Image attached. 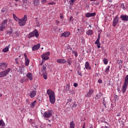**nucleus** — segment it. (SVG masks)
Returning <instances> with one entry per match:
<instances>
[{"mask_svg":"<svg viewBox=\"0 0 128 128\" xmlns=\"http://www.w3.org/2000/svg\"><path fill=\"white\" fill-rule=\"evenodd\" d=\"M46 94L49 96L50 102L54 104L56 102V94L54 92L52 89H48L46 90Z\"/></svg>","mask_w":128,"mask_h":128,"instance_id":"nucleus-1","label":"nucleus"},{"mask_svg":"<svg viewBox=\"0 0 128 128\" xmlns=\"http://www.w3.org/2000/svg\"><path fill=\"white\" fill-rule=\"evenodd\" d=\"M39 74L40 76H42L44 80L48 79V74L46 72V66L43 65L42 68L40 70Z\"/></svg>","mask_w":128,"mask_h":128,"instance_id":"nucleus-2","label":"nucleus"},{"mask_svg":"<svg viewBox=\"0 0 128 128\" xmlns=\"http://www.w3.org/2000/svg\"><path fill=\"white\" fill-rule=\"evenodd\" d=\"M28 16H26V15H24V18H22L21 19H20L18 21L19 26H26V24Z\"/></svg>","mask_w":128,"mask_h":128,"instance_id":"nucleus-3","label":"nucleus"},{"mask_svg":"<svg viewBox=\"0 0 128 128\" xmlns=\"http://www.w3.org/2000/svg\"><path fill=\"white\" fill-rule=\"evenodd\" d=\"M38 38L39 36L38 32L36 30H34L33 32H30L28 35V38H34V36Z\"/></svg>","mask_w":128,"mask_h":128,"instance_id":"nucleus-4","label":"nucleus"},{"mask_svg":"<svg viewBox=\"0 0 128 128\" xmlns=\"http://www.w3.org/2000/svg\"><path fill=\"white\" fill-rule=\"evenodd\" d=\"M128 75L126 76L125 78L124 82L122 88V92L123 94H124V92L126 90V88H128Z\"/></svg>","mask_w":128,"mask_h":128,"instance_id":"nucleus-5","label":"nucleus"},{"mask_svg":"<svg viewBox=\"0 0 128 128\" xmlns=\"http://www.w3.org/2000/svg\"><path fill=\"white\" fill-rule=\"evenodd\" d=\"M6 26H8V20H5L0 25V32H3Z\"/></svg>","mask_w":128,"mask_h":128,"instance_id":"nucleus-6","label":"nucleus"},{"mask_svg":"<svg viewBox=\"0 0 128 128\" xmlns=\"http://www.w3.org/2000/svg\"><path fill=\"white\" fill-rule=\"evenodd\" d=\"M10 68H8L7 70L0 72V78L6 76L8 74V72H10Z\"/></svg>","mask_w":128,"mask_h":128,"instance_id":"nucleus-7","label":"nucleus"},{"mask_svg":"<svg viewBox=\"0 0 128 128\" xmlns=\"http://www.w3.org/2000/svg\"><path fill=\"white\" fill-rule=\"evenodd\" d=\"M50 52H47L45 54L42 55V58L44 60H42V63L40 64H42L44 62V61L46 60H48L50 58H48V56H50Z\"/></svg>","mask_w":128,"mask_h":128,"instance_id":"nucleus-8","label":"nucleus"},{"mask_svg":"<svg viewBox=\"0 0 128 128\" xmlns=\"http://www.w3.org/2000/svg\"><path fill=\"white\" fill-rule=\"evenodd\" d=\"M52 114V110H48L47 112H44L43 116L44 118H50Z\"/></svg>","mask_w":128,"mask_h":128,"instance_id":"nucleus-9","label":"nucleus"},{"mask_svg":"<svg viewBox=\"0 0 128 128\" xmlns=\"http://www.w3.org/2000/svg\"><path fill=\"white\" fill-rule=\"evenodd\" d=\"M100 34H98V38L96 39L95 42V44H97V46L98 48H100Z\"/></svg>","mask_w":128,"mask_h":128,"instance_id":"nucleus-10","label":"nucleus"},{"mask_svg":"<svg viewBox=\"0 0 128 128\" xmlns=\"http://www.w3.org/2000/svg\"><path fill=\"white\" fill-rule=\"evenodd\" d=\"M8 67V64L6 62H2L0 64V68L1 70H4Z\"/></svg>","mask_w":128,"mask_h":128,"instance_id":"nucleus-11","label":"nucleus"},{"mask_svg":"<svg viewBox=\"0 0 128 128\" xmlns=\"http://www.w3.org/2000/svg\"><path fill=\"white\" fill-rule=\"evenodd\" d=\"M24 56L25 58V64L26 66L30 64V60L28 58V56H26V54H24Z\"/></svg>","mask_w":128,"mask_h":128,"instance_id":"nucleus-12","label":"nucleus"},{"mask_svg":"<svg viewBox=\"0 0 128 128\" xmlns=\"http://www.w3.org/2000/svg\"><path fill=\"white\" fill-rule=\"evenodd\" d=\"M24 8L26 10L28 8V0H22Z\"/></svg>","mask_w":128,"mask_h":128,"instance_id":"nucleus-13","label":"nucleus"},{"mask_svg":"<svg viewBox=\"0 0 128 128\" xmlns=\"http://www.w3.org/2000/svg\"><path fill=\"white\" fill-rule=\"evenodd\" d=\"M118 16H116L113 20V24H112L113 26H116V24H118Z\"/></svg>","mask_w":128,"mask_h":128,"instance_id":"nucleus-14","label":"nucleus"},{"mask_svg":"<svg viewBox=\"0 0 128 128\" xmlns=\"http://www.w3.org/2000/svg\"><path fill=\"white\" fill-rule=\"evenodd\" d=\"M56 62L58 64H64L66 62V59H58L56 60Z\"/></svg>","mask_w":128,"mask_h":128,"instance_id":"nucleus-15","label":"nucleus"},{"mask_svg":"<svg viewBox=\"0 0 128 128\" xmlns=\"http://www.w3.org/2000/svg\"><path fill=\"white\" fill-rule=\"evenodd\" d=\"M36 91L33 90L31 92L30 94V96L31 98H34L36 96Z\"/></svg>","mask_w":128,"mask_h":128,"instance_id":"nucleus-16","label":"nucleus"},{"mask_svg":"<svg viewBox=\"0 0 128 128\" xmlns=\"http://www.w3.org/2000/svg\"><path fill=\"white\" fill-rule=\"evenodd\" d=\"M96 16V12L90 13L88 12L86 14V18H90L92 16Z\"/></svg>","mask_w":128,"mask_h":128,"instance_id":"nucleus-17","label":"nucleus"},{"mask_svg":"<svg viewBox=\"0 0 128 128\" xmlns=\"http://www.w3.org/2000/svg\"><path fill=\"white\" fill-rule=\"evenodd\" d=\"M40 48V44H38L34 46L32 48V50L34 51L36 50H38Z\"/></svg>","mask_w":128,"mask_h":128,"instance_id":"nucleus-18","label":"nucleus"},{"mask_svg":"<svg viewBox=\"0 0 128 128\" xmlns=\"http://www.w3.org/2000/svg\"><path fill=\"white\" fill-rule=\"evenodd\" d=\"M94 93V89L90 90L86 95V98L92 96V94Z\"/></svg>","mask_w":128,"mask_h":128,"instance_id":"nucleus-19","label":"nucleus"},{"mask_svg":"<svg viewBox=\"0 0 128 128\" xmlns=\"http://www.w3.org/2000/svg\"><path fill=\"white\" fill-rule=\"evenodd\" d=\"M33 4L34 6H40V0H33Z\"/></svg>","mask_w":128,"mask_h":128,"instance_id":"nucleus-20","label":"nucleus"},{"mask_svg":"<svg viewBox=\"0 0 128 128\" xmlns=\"http://www.w3.org/2000/svg\"><path fill=\"white\" fill-rule=\"evenodd\" d=\"M26 78H29L30 80H32L33 78H32V74L31 72H28L26 75Z\"/></svg>","mask_w":128,"mask_h":128,"instance_id":"nucleus-21","label":"nucleus"},{"mask_svg":"<svg viewBox=\"0 0 128 128\" xmlns=\"http://www.w3.org/2000/svg\"><path fill=\"white\" fill-rule=\"evenodd\" d=\"M70 34V33L68 32H64V33L62 34L61 37L64 36V38H67V36H68Z\"/></svg>","mask_w":128,"mask_h":128,"instance_id":"nucleus-22","label":"nucleus"},{"mask_svg":"<svg viewBox=\"0 0 128 128\" xmlns=\"http://www.w3.org/2000/svg\"><path fill=\"white\" fill-rule=\"evenodd\" d=\"M85 68L86 70H92V68L90 66V63L88 62H86L85 64Z\"/></svg>","mask_w":128,"mask_h":128,"instance_id":"nucleus-23","label":"nucleus"},{"mask_svg":"<svg viewBox=\"0 0 128 128\" xmlns=\"http://www.w3.org/2000/svg\"><path fill=\"white\" fill-rule=\"evenodd\" d=\"M122 20H128V16H124V15H122L120 16Z\"/></svg>","mask_w":128,"mask_h":128,"instance_id":"nucleus-24","label":"nucleus"},{"mask_svg":"<svg viewBox=\"0 0 128 128\" xmlns=\"http://www.w3.org/2000/svg\"><path fill=\"white\" fill-rule=\"evenodd\" d=\"M18 72L20 74H22V72H24V68H22V67H19Z\"/></svg>","mask_w":128,"mask_h":128,"instance_id":"nucleus-25","label":"nucleus"},{"mask_svg":"<svg viewBox=\"0 0 128 128\" xmlns=\"http://www.w3.org/2000/svg\"><path fill=\"white\" fill-rule=\"evenodd\" d=\"M102 96V93H99L98 94H97L96 97V99L100 100V96Z\"/></svg>","mask_w":128,"mask_h":128,"instance_id":"nucleus-26","label":"nucleus"},{"mask_svg":"<svg viewBox=\"0 0 128 128\" xmlns=\"http://www.w3.org/2000/svg\"><path fill=\"white\" fill-rule=\"evenodd\" d=\"M10 48V45L8 46H6L4 49L2 50V52H8V48Z\"/></svg>","mask_w":128,"mask_h":128,"instance_id":"nucleus-27","label":"nucleus"},{"mask_svg":"<svg viewBox=\"0 0 128 128\" xmlns=\"http://www.w3.org/2000/svg\"><path fill=\"white\" fill-rule=\"evenodd\" d=\"M6 124H4V120H0V126H5Z\"/></svg>","mask_w":128,"mask_h":128,"instance_id":"nucleus-28","label":"nucleus"},{"mask_svg":"<svg viewBox=\"0 0 128 128\" xmlns=\"http://www.w3.org/2000/svg\"><path fill=\"white\" fill-rule=\"evenodd\" d=\"M70 128H74V121H72L70 123Z\"/></svg>","mask_w":128,"mask_h":128,"instance_id":"nucleus-29","label":"nucleus"},{"mask_svg":"<svg viewBox=\"0 0 128 128\" xmlns=\"http://www.w3.org/2000/svg\"><path fill=\"white\" fill-rule=\"evenodd\" d=\"M86 34H88V36H92V30H88L86 32Z\"/></svg>","mask_w":128,"mask_h":128,"instance_id":"nucleus-30","label":"nucleus"},{"mask_svg":"<svg viewBox=\"0 0 128 128\" xmlns=\"http://www.w3.org/2000/svg\"><path fill=\"white\" fill-rule=\"evenodd\" d=\"M72 60L68 59V66H72Z\"/></svg>","mask_w":128,"mask_h":128,"instance_id":"nucleus-31","label":"nucleus"},{"mask_svg":"<svg viewBox=\"0 0 128 128\" xmlns=\"http://www.w3.org/2000/svg\"><path fill=\"white\" fill-rule=\"evenodd\" d=\"M13 16H14V18L15 20H16V22H18V20H20V18H18V17H16V15H14V14H13Z\"/></svg>","mask_w":128,"mask_h":128,"instance_id":"nucleus-32","label":"nucleus"},{"mask_svg":"<svg viewBox=\"0 0 128 128\" xmlns=\"http://www.w3.org/2000/svg\"><path fill=\"white\" fill-rule=\"evenodd\" d=\"M72 54H74V56H76V58L78 56V52H76V51L72 50Z\"/></svg>","mask_w":128,"mask_h":128,"instance_id":"nucleus-33","label":"nucleus"},{"mask_svg":"<svg viewBox=\"0 0 128 128\" xmlns=\"http://www.w3.org/2000/svg\"><path fill=\"white\" fill-rule=\"evenodd\" d=\"M70 84H66V90L70 91Z\"/></svg>","mask_w":128,"mask_h":128,"instance_id":"nucleus-34","label":"nucleus"},{"mask_svg":"<svg viewBox=\"0 0 128 128\" xmlns=\"http://www.w3.org/2000/svg\"><path fill=\"white\" fill-rule=\"evenodd\" d=\"M6 32L7 34H12V28H10V30H7Z\"/></svg>","mask_w":128,"mask_h":128,"instance_id":"nucleus-35","label":"nucleus"},{"mask_svg":"<svg viewBox=\"0 0 128 128\" xmlns=\"http://www.w3.org/2000/svg\"><path fill=\"white\" fill-rule=\"evenodd\" d=\"M108 70H110V66H108L107 68H106L104 72L106 74H108Z\"/></svg>","mask_w":128,"mask_h":128,"instance_id":"nucleus-36","label":"nucleus"},{"mask_svg":"<svg viewBox=\"0 0 128 128\" xmlns=\"http://www.w3.org/2000/svg\"><path fill=\"white\" fill-rule=\"evenodd\" d=\"M77 106H78V104H76V102H74V104L72 106V108H76Z\"/></svg>","mask_w":128,"mask_h":128,"instance_id":"nucleus-37","label":"nucleus"},{"mask_svg":"<svg viewBox=\"0 0 128 128\" xmlns=\"http://www.w3.org/2000/svg\"><path fill=\"white\" fill-rule=\"evenodd\" d=\"M103 61H104V64H108V60H106V58H104Z\"/></svg>","mask_w":128,"mask_h":128,"instance_id":"nucleus-38","label":"nucleus"},{"mask_svg":"<svg viewBox=\"0 0 128 128\" xmlns=\"http://www.w3.org/2000/svg\"><path fill=\"white\" fill-rule=\"evenodd\" d=\"M36 102V101L34 100L31 104V106L32 108L34 106Z\"/></svg>","mask_w":128,"mask_h":128,"instance_id":"nucleus-39","label":"nucleus"},{"mask_svg":"<svg viewBox=\"0 0 128 128\" xmlns=\"http://www.w3.org/2000/svg\"><path fill=\"white\" fill-rule=\"evenodd\" d=\"M69 93L72 94H74V90H70Z\"/></svg>","mask_w":128,"mask_h":128,"instance_id":"nucleus-40","label":"nucleus"},{"mask_svg":"<svg viewBox=\"0 0 128 128\" xmlns=\"http://www.w3.org/2000/svg\"><path fill=\"white\" fill-rule=\"evenodd\" d=\"M76 0H70L69 2L70 4H72Z\"/></svg>","mask_w":128,"mask_h":128,"instance_id":"nucleus-41","label":"nucleus"},{"mask_svg":"<svg viewBox=\"0 0 128 128\" xmlns=\"http://www.w3.org/2000/svg\"><path fill=\"white\" fill-rule=\"evenodd\" d=\"M117 63L118 64H120H120H122V62L120 60H118L117 61Z\"/></svg>","mask_w":128,"mask_h":128,"instance_id":"nucleus-42","label":"nucleus"},{"mask_svg":"<svg viewBox=\"0 0 128 128\" xmlns=\"http://www.w3.org/2000/svg\"><path fill=\"white\" fill-rule=\"evenodd\" d=\"M6 8H3L2 10H1V12H6Z\"/></svg>","mask_w":128,"mask_h":128,"instance_id":"nucleus-43","label":"nucleus"},{"mask_svg":"<svg viewBox=\"0 0 128 128\" xmlns=\"http://www.w3.org/2000/svg\"><path fill=\"white\" fill-rule=\"evenodd\" d=\"M46 2V0H42L41 4H44V2Z\"/></svg>","mask_w":128,"mask_h":128,"instance_id":"nucleus-44","label":"nucleus"},{"mask_svg":"<svg viewBox=\"0 0 128 128\" xmlns=\"http://www.w3.org/2000/svg\"><path fill=\"white\" fill-rule=\"evenodd\" d=\"M121 6L124 10H126V7H124V4H121Z\"/></svg>","mask_w":128,"mask_h":128,"instance_id":"nucleus-45","label":"nucleus"},{"mask_svg":"<svg viewBox=\"0 0 128 128\" xmlns=\"http://www.w3.org/2000/svg\"><path fill=\"white\" fill-rule=\"evenodd\" d=\"M77 72L78 74V76H82V72H80L79 70L77 71Z\"/></svg>","mask_w":128,"mask_h":128,"instance_id":"nucleus-46","label":"nucleus"},{"mask_svg":"<svg viewBox=\"0 0 128 128\" xmlns=\"http://www.w3.org/2000/svg\"><path fill=\"white\" fill-rule=\"evenodd\" d=\"M48 4L54 5V4H56V3L54 2H48Z\"/></svg>","mask_w":128,"mask_h":128,"instance_id":"nucleus-47","label":"nucleus"},{"mask_svg":"<svg viewBox=\"0 0 128 128\" xmlns=\"http://www.w3.org/2000/svg\"><path fill=\"white\" fill-rule=\"evenodd\" d=\"M70 20L71 22H73L74 21V18H72V16H71L70 18Z\"/></svg>","mask_w":128,"mask_h":128,"instance_id":"nucleus-48","label":"nucleus"},{"mask_svg":"<svg viewBox=\"0 0 128 128\" xmlns=\"http://www.w3.org/2000/svg\"><path fill=\"white\" fill-rule=\"evenodd\" d=\"M68 102H72V98H69L68 100Z\"/></svg>","mask_w":128,"mask_h":128,"instance_id":"nucleus-49","label":"nucleus"},{"mask_svg":"<svg viewBox=\"0 0 128 128\" xmlns=\"http://www.w3.org/2000/svg\"><path fill=\"white\" fill-rule=\"evenodd\" d=\"M74 86H75V88H76V86H78V83H74Z\"/></svg>","mask_w":128,"mask_h":128,"instance_id":"nucleus-50","label":"nucleus"},{"mask_svg":"<svg viewBox=\"0 0 128 128\" xmlns=\"http://www.w3.org/2000/svg\"><path fill=\"white\" fill-rule=\"evenodd\" d=\"M98 82H99V84H102V81L101 80L99 79L98 80Z\"/></svg>","mask_w":128,"mask_h":128,"instance_id":"nucleus-51","label":"nucleus"},{"mask_svg":"<svg viewBox=\"0 0 128 128\" xmlns=\"http://www.w3.org/2000/svg\"><path fill=\"white\" fill-rule=\"evenodd\" d=\"M47 126H48V128H50V126H52V124H48L47 125Z\"/></svg>","mask_w":128,"mask_h":128,"instance_id":"nucleus-52","label":"nucleus"},{"mask_svg":"<svg viewBox=\"0 0 128 128\" xmlns=\"http://www.w3.org/2000/svg\"><path fill=\"white\" fill-rule=\"evenodd\" d=\"M56 24H60V21L58 20H56Z\"/></svg>","mask_w":128,"mask_h":128,"instance_id":"nucleus-53","label":"nucleus"},{"mask_svg":"<svg viewBox=\"0 0 128 128\" xmlns=\"http://www.w3.org/2000/svg\"><path fill=\"white\" fill-rule=\"evenodd\" d=\"M60 18L61 20H62V18H64V16H62L61 15V16H60Z\"/></svg>","mask_w":128,"mask_h":128,"instance_id":"nucleus-54","label":"nucleus"},{"mask_svg":"<svg viewBox=\"0 0 128 128\" xmlns=\"http://www.w3.org/2000/svg\"><path fill=\"white\" fill-rule=\"evenodd\" d=\"M90 0V2H96V0Z\"/></svg>","mask_w":128,"mask_h":128,"instance_id":"nucleus-55","label":"nucleus"},{"mask_svg":"<svg viewBox=\"0 0 128 128\" xmlns=\"http://www.w3.org/2000/svg\"><path fill=\"white\" fill-rule=\"evenodd\" d=\"M118 98V96L115 95V96H114V98Z\"/></svg>","mask_w":128,"mask_h":128,"instance_id":"nucleus-56","label":"nucleus"},{"mask_svg":"<svg viewBox=\"0 0 128 128\" xmlns=\"http://www.w3.org/2000/svg\"><path fill=\"white\" fill-rule=\"evenodd\" d=\"M16 64H18V62L16 61Z\"/></svg>","mask_w":128,"mask_h":128,"instance_id":"nucleus-57","label":"nucleus"},{"mask_svg":"<svg viewBox=\"0 0 128 128\" xmlns=\"http://www.w3.org/2000/svg\"><path fill=\"white\" fill-rule=\"evenodd\" d=\"M120 116V114H117V116Z\"/></svg>","mask_w":128,"mask_h":128,"instance_id":"nucleus-58","label":"nucleus"},{"mask_svg":"<svg viewBox=\"0 0 128 128\" xmlns=\"http://www.w3.org/2000/svg\"><path fill=\"white\" fill-rule=\"evenodd\" d=\"M16 36H19L20 35V34L18 32H16Z\"/></svg>","mask_w":128,"mask_h":128,"instance_id":"nucleus-59","label":"nucleus"},{"mask_svg":"<svg viewBox=\"0 0 128 128\" xmlns=\"http://www.w3.org/2000/svg\"><path fill=\"white\" fill-rule=\"evenodd\" d=\"M0 96L2 97V94L0 93Z\"/></svg>","mask_w":128,"mask_h":128,"instance_id":"nucleus-60","label":"nucleus"},{"mask_svg":"<svg viewBox=\"0 0 128 128\" xmlns=\"http://www.w3.org/2000/svg\"><path fill=\"white\" fill-rule=\"evenodd\" d=\"M15 60H16V62H18L17 60H18V58H16L15 59Z\"/></svg>","mask_w":128,"mask_h":128,"instance_id":"nucleus-61","label":"nucleus"},{"mask_svg":"<svg viewBox=\"0 0 128 128\" xmlns=\"http://www.w3.org/2000/svg\"><path fill=\"white\" fill-rule=\"evenodd\" d=\"M78 36H80V33L78 32H77Z\"/></svg>","mask_w":128,"mask_h":128,"instance_id":"nucleus-62","label":"nucleus"},{"mask_svg":"<svg viewBox=\"0 0 128 128\" xmlns=\"http://www.w3.org/2000/svg\"><path fill=\"white\" fill-rule=\"evenodd\" d=\"M0 128H4V126H2V127H0Z\"/></svg>","mask_w":128,"mask_h":128,"instance_id":"nucleus-63","label":"nucleus"},{"mask_svg":"<svg viewBox=\"0 0 128 128\" xmlns=\"http://www.w3.org/2000/svg\"><path fill=\"white\" fill-rule=\"evenodd\" d=\"M105 128H109L108 127L106 126H105Z\"/></svg>","mask_w":128,"mask_h":128,"instance_id":"nucleus-64","label":"nucleus"}]
</instances>
